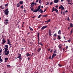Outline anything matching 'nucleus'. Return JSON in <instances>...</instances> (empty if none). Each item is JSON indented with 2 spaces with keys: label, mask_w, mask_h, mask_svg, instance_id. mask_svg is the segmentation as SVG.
Instances as JSON below:
<instances>
[{
  "label": "nucleus",
  "mask_w": 73,
  "mask_h": 73,
  "mask_svg": "<svg viewBox=\"0 0 73 73\" xmlns=\"http://www.w3.org/2000/svg\"><path fill=\"white\" fill-rule=\"evenodd\" d=\"M52 4H53V2H51L50 3V5H52Z\"/></svg>",
  "instance_id": "37"
},
{
  "label": "nucleus",
  "mask_w": 73,
  "mask_h": 73,
  "mask_svg": "<svg viewBox=\"0 0 73 73\" xmlns=\"http://www.w3.org/2000/svg\"><path fill=\"white\" fill-rule=\"evenodd\" d=\"M67 20H68V21H69L70 19H69V17H68Z\"/></svg>",
  "instance_id": "47"
},
{
  "label": "nucleus",
  "mask_w": 73,
  "mask_h": 73,
  "mask_svg": "<svg viewBox=\"0 0 73 73\" xmlns=\"http://www.w3.org/2000/svg\"><path fill=\"white\" fill-rule=\"evenodd\" d=\"M9 50H7V51L4 52V53L5 55H8V54H9Z\"/></svg>",
  "instance_id": "3"
},
{
  "label": "nucleus",
  "mask_w": 73,
  "mask_h": 73,
  "mask_svg": "<svg viewBox=\"0 0 73 73\" xmlns=\"http://www.w3.org/2000/svg\"><path fill=\"white\" fill-rule=\"evenodd\" d=\"M8 58H5V62H7V61H8Z\"/></svg>",
  "instance_id": "13"
},
{
  "label": "nucleus",
  "mask_w": 73,
  "mask_h": 73,
  "mask_svg": "<svg viewBox=\"0 0 73 73\" xmlns=\"http://www.w3.org/2000/svg\"><path fill=\"white\" fill-rule=\"evenodd\" d=\"M5 48H8V45H5L4 46Z\"/></svg>",
  "instance_id": "19"
},
{
  "label": "nucleus",
  "mask_w": 73,
  "mask_h": 73,
  "mask_svg": "<svg viewBox=\"0 0 73 73\" xmlns=\"http://www.w3.org/2000/svg\"><path fill=\"white\" fill-rule=\"evenodd\" d=\"M73 32V29L71 30V33H70L71 35H72V32Z\"/></svg>",
  "instance_id": "36"
},
{
  "label": "nucleus",
  "mask_w": 73,
  "mask_h": 73,
  "mask_svg": "<svg viewBox=\"0 0 73 73\" xmlns=\"http://www.w3.org/2000/svg\"><path fill=\"white\" fill-rule=\"evenodd\" d=\"M31 11H33V8H31Z\"/></svg>",
  "instance_id": "53"
},
{
  "label": "nucleus",
  "mask_w": 73,
  "mask_h": 73,
  "mask_svg": "<svg viewBox=\"0 0 73 73\" xmlns=\"http://www.w3.org/2000/svg\"><path fill=\"white\" fill-rule=\"evenodd\" d=\"M40 45H41L42 46V43H40Z\"/></svg>",
  "instance_id": "63"
},
{
  "label": "nucleus",
  "mask_w": 73,
  "mask_h": 73,
  "mask_svg": "<svg viewBox=\"0 0 73 73\" xmlns=\"http://www.w3.org/2000/svg\"><path fill=\"white\" fill-rule=\"evenodd\" d=\"M50 52L51 53H52V50H50Z\"/></svg>",
  "instance_id": "59"
},
{
  "label": "nucleus",
  "mask_w": 73,
  "mask_h": 73,
  "mask_svg": "<svg viewBox=\"0 0 73 73\" xmlns=\"http://www.w3.org/2000/svg\"><path fill=\"white\" fill-rule=\"evenodd\" d=\"M57 9L56 8H54V7H53L52 9V12H53L54 11H56L57 10Z\"/></svg>",
  "instance_id": "10"
},
{
  "label": "nucleus",
  "mask_w": 73,
  "mask_h": 73,
  "mask_svg": "<svg viewBox=\"0 0 73 73\" xmlns=\"http://www.w3.org/2000/svg\"><path fill=\"white\" fill-rule=\"evenodd\" d=\"M68 42H70L71 41V40L70 39L68 40H67Z\"/></svg>",
  "instance_id": "35"
},
{
  "label": "nucleus",
  "mask_w": 73,
  "mask_h": 73,
  "mask_svg": "<svg viewBox=\"0 0 73 73\" xmlns=\"http://www.w3.org/2000/svg\"><path fill=\"white\" fill-rule=\"evenodd\" d=\"M7 44H11V42L10 40H9V39H7Z\"/></svg>",
  "instance_id": "14"
},
{
  "label": "nucleus",
  "mask_w": 73,
  "mask_h": 73,
  "mask_svg": "<svg viewBox=\"0 0 73 73\" xmlns=\"http://www.w3.org/2000/svg\"><path fill=\"white\" fill-rule=\"evenodd\" d=\"M47 27V26H43L41 28V31H43L44 29H45V28H46Z\"/></svg>",
  "instance_id": "7"
},
{
  "label": "nucleus",
  "mask_w": 73,
  "mask_h": 73,
  "mask_svg": "<svg viewBox=\"0 0 73 73\" xmlns=\"http://www.w3.org/2000/svg\"><path fill=\"white\" fill-rule=\"evenodd\" d=\"M20 23V21H18L17 22V25H18V24H19V23Z\"/></svg>",
  "instance_id": "38"
},
{
  "label": "nucleus",
  "mask_w": 73,
  "mask_h": 73,
  "mask_svg": "<svg viewBox=\"0 0 73 73\" xmlns=\"http://www.w3.org/2000/svg\"><path fill=\"white\" fill-rule=\"evenodd\" d=\"M55 7H56L57 8V7H58V6L56 5V6Z\"/></svg>",
  "instance_id": "61"
},
{
  "label": "nucleus",
  "mask_w": 73,
  "mask_h": 73,
  "mask_svg": "<svg viewBox=\"0 0 73 73\" xmlns=\"http://www.w3.org/2000/svg\"><path fill=\"white\" fill-rule=\"evenodd\" d=\"M23 2L22 1H20L19 2L20 4H23Z\"/></svg>",
  "instance_id": "25"
},
{
  "label": "nucleus",
  "mask_w": 73,
  "mask_h": 73,
  "mask_svg": "<svg viewBox=\"0 0 73 73\" xmlns=\"http://www.w3.org/2000/svg\"><path fill=\"white\" fill-rule=\"evenodd\" d=\"M50 19H49L48 20V22H50Z\"/></svg>",
  "instance_id": "46"
},
{
  "label": "nucleus",
  "mask_w": 73,
  "mask_h": 73,
  "mask_svg": "<svg viewBox=\"0 0 73 73\" xmlns=\"http://www.w3.org/2000/svg\"><path fill=\"white\" fill-rule=\"evenodd\" d=\"M54 36H55V37H56L57 36V34L56 33L54 34Z\"/></svg>",
  "instance_id": "34"
},
{
  "label": "nucleus",
  "mask_w": 73,
  "mask_h": 73,
  "mask_svg": "<svg viewBox=\"0 0 73 73\" xmlns=\"http://www.w3.org/2000/svg\"><path fill=\"white\" fill-rule=\"evenodd\" d=\"M34 4H35V3H34V2H33V3H32L31 5V7H33V6H34Z\"/></svg>",
  "instance_id": "15"
},
{
  "label": "nucleus",
  "mask_w": 73,
  "mask_h": 73,
  "mask_svg": "<svg viewBox=\"0 0 73 73\" xmlns=\"http://www.w3.org/2000/svg\"><path fill=\"white\" fill-rule=\"evenodd\" d=\"M66 12H68V11L67 10H66L65 11Z\"/></svg>",
  "instance_id": "62"
},
{
  "label": "nucleus",
  "mask_w": 73,
  "mask_h": 73,
  "mask_svg": "<svg viewBox=\"0 0 73 73\" xmlns=\"http://www.w3.org/2000/svg\"><path fill=\"white\" fill-rule=\"evenodd\" d=\"M7 67H9V66H10V65H7Z\"/></svg>",
  "instance_id": "48"
},
{
  "label": "nucleus",
  "mask_w": 73,
  "mask_h": 73,
  "mask_svg": "<svg viewBox=\"0 0 73 73\" xmlns=\"http://www.w3.org/2000/svg\"><path fill=\"white\" fill-rule=\"evenodd\" d=\"M68 46H66V49H68Z\"/></svg>",
  "instance_id": "49"
},
{
  "label": "nucleus",
  "mask_w": 73,
  "mask_h": 73,
  "mask_svg": "<svg viewBox=\"0 0 73 73\" xmlns=\"http://www.w3.org/2000/svg\"><path fill=\"white\" fill-rule=\"evenodd\" d=\"M41 16V15H39V16L38 17V18H39V19H40Z\"/></svg>",
  "instance_id": "32"
},
{
  "label": "nucleus",
  "mask_w": 73,
  "mask_h": 73,
  "mask_svg": "<svg viewBox=\"0 0 73 73\" xmlns=\"http://www.w3.org/2000/svg\"><path fill=\"white\" fill-rule=\"evenodd\" d=\"M67 2H68V3H70L71 1H70V0H68Z\"/></svg>",
  "instance_id": "39"
},
{
  "label": "nucleus",
  "mask_w": 73,
  "mask_h": 73,
  "mask_svg": "<svg viewBox=\"0 0 73 73\" xmlns=\"http://www.w3.org/2000/svg\"><path fill=\"white\" fill-rule=\"evenodd\" d=\"M17 7H20V4L18 3V4H17Z\"/></svg>",
  "instance_id": "26"
},
{
  "label": "nucleus",
  "mask_w": 73,
  "mask_h": 73,
  "mask_svg": "<svg viewBox=\"0 0 73 73\" xmlns=\"http://www.w3.org/2000/svg\"><path fill=\"white\" fill-rule=\"evenodd\" d=\"M2 49L0 48V55H1V52H2Z\"/></svg>",
  "instance_id": "21"
},
{
  "label": "nucleus",
  "mask_w": 73,
  "mask_h": 73,
  "mask_svg": "<svg viewBox=\"0 0 73 73\" xmlns=\"http://www.w3.org/2000/svg\"><path fill=\"white\" fill-rule=\"evenodd\" d=\"M29 33H27L28 35H29Z\"/></svg>",
  "instance_id": "64"
},
{
  "label": "nucleus",
  "mask_w": 73,
  "mask_h": 73,
  "mask_svg": "<svg viewBox=\"0 0 73 73\" xmlns=\"http://www.w3.org/2000/svg\"><path fill=\"white\" fill-rule=\"evenodd\" d=\"M62 45L61 44H60L59 45L58 47V48H61V49H62Z\"/></svg>",
  "instance_id": "12"
},
{
  "label": "nucleus",
  "mask_w": 73,
  "mask_h": 73,
  "mask_svg": "<svg viewBox=\"0 0 73 73\" xmlns=\"http://www.w3.org/2000/svg\"><path fill=\"white\" fill-rule=\"evenodd\" d=\"M19 54V56L18 57H17V58H19V60H21V54Z\"/></svg>",
  "instance_id": "6"
},
{
  "label": "nucleus",
  "mask_w": 73,
  "mask_h": 73,
  "mask_svg": "<svg viewBox=\"0 0 73 73\" xmlns=\"http://www.w3.org/2000/svg\"><path fill=\"white\" fill-rule=\"evenodd\" d=\"M57 53V52H56V50H55L54 51V53Z\"/></svg>",
  "instance_id": "44"
},
{
  "label": "nucleus",
  "mask_w": 73,
  "mask_h": 73,
  "mask_svg": "<svg viewBox=\"0 0 73 73\" xmlns=\"http://www.w3.org/2000/svg\"><path fill=\"white\" fill-rule=\"evenodd\" d=\"M0 61L1 62H3V59H1V56H0Z\"/></svg>",
  "instance_id": "18"
},
{
  "label": "nucleus",
  "mask_w": 73,
  "mask_h": 73,
  "mask_svg": "<svg viewBox=\"0 0 73 73\" xmlns=\"http://www.w3.org/2000/svg\"><path fill=\"white\" fill-rule=\"evenodd\" d=\"M58 65L59 66H62V65H61V64H58Z\"/></svg>",
  "instance_id": "40"
},
{
  "label": "nucleus",
  "mask_w": 73,
  "mask_h": 73,
  "mask_svg": "<svg viewBox=\"0 0 73 73\" xmlns=\"http://www.w3.org/2000/svg\"><path fill=\"white\" fill-rule=\"evenodd\" d=\"M40 13H42V12H43V11L41 9H40Z\"/></svg>",
  "instance_id": "29"
},
{
  "label": "nucleus",
  "mask_w": 73,
  "mask_h": 73,
  "mask_svg": "<svg viewBox=\"0 0 73 73\" xmlns=\"http://www.w3.org/2000/svg\"><path fill=\"white\" fill-rule=\"evenodd\" d=\"M8 23V20L7 19L5 20V22H4V23L5 24V25H7Z\"/></svg>",
  "instance_id": "8"
},
{
  "label": "nucleus",
  "mask_w": 73,
  "mask_h": 73,
  "mask_svg": "<svg viewBox=\"0 0 73 73\" xmlns=\"http://www.w3.org/2000/svg\"><path fill=\"white\" fill-rule=\"evenodd\" d=\"M29 28L30 30V31H33V29L31 28L30 26L29 27Z\"/></svg>",
  "instance_id": "23"
},
{
  "label": "nucleus",
  "mask_w": 73,
  "mask_h": 73,
  "mask_svg": "<svg viewBox=\"0 0 73 73\" xmlns=\"http://www.w3.org/2000/svg\"><path fill=\"white\" fill-rule=\"evenodd\" d=\"M70 27L71 28H72V27H73V24H72V23H70Z\"/></svg>",
  "instance_id": "22"
},
{
  "label": "nucleus",
  "mask_w": 73,
  "mask_h": 73,
  "mask_svg": "<svg viewBox=\"0 0 73 73\" xmlns=\"http://www.w3.org/2000/svg\"><path fill=\"white\" fill-rule=\"evenodd\" d=\"M8 6V4H6L5 5V6Z\"/></svg>",
  "instance_id": "45"
},
{
  "label": "nucleus",
  "mask_w": 73,
  "mask_h": 73,
  "mask_svg": "<svg viewBox=\"0 0 73 73\" xmlns=\"http://www.w3.org/2000/svg\"><path fill=\"white\" fill-rule=\"evenodd\" d=\"M58 1H59L58 0H54V3H58Z\"/></svg>",
  "instance_id": "11"
},
{
  "label": "nucleus",
  "mask_w": 73,
  "mask_h": 73,
  "mask_svg": "<svg viewBox=\"0 0 73 73\" xmlns=\"http://www.w3.org/2000/svg\"><path fill=\"white\" fill-rule=\"evenodd\" d=\"M4 49H5L4 52L7 51V50H8L7 48H5Z\"/></svg>",
  "instance_id": "20"
},
{
  "label": "nucleus",
  "mask_w": 73,
  "mask_h": 73,
  "mask_svg": "<svg viewBox=\"0 0 73 73\" xmlns=\"http://www.w3.org/2000/svg\"><path fill=\"white\" fill-rule=\"evenodd\" d=\"M58 10H57L56 11V12H58Z\"/></svg>",
  "instance_id": "55"
},
{
  "label": "nucleus",
  "mask_w": 73,
  "mask_h": 73,
  "mask_svg": "<svg viewBox=\"0 0 73 73\" xmlns=\"http://www.w3.org/2000/svg\"><path fill=\"white\" fill-rule=\"evenodd\" d=\"M30 59V58H29H29H28V60L29 61V59Z\"/></svg>",
  "instance_id": "51"
},
{
  "label": "nucleus",
  "mask_w": 73,
  "mask_h": 73,
  "mask_svg": "<svg viewBox=\"0 0 73 73\" xmlns=\"http://www.w3.org/2000/svg\"><path fill=\"white\" fill-rule=\"evenodd\" d=\"M61 6L59 7V9H61Z\"/></svg>",
  "instance_id": "50"
},
{
  "label": "nucleus",
  "mask_w": 73,
  "mask_h": 73,
  "mask_svg": "<svg viewBox=\"0 0 73 73\" xmlns=\"http://www.w3.org/2000/svg\"><path fill=\"white\" fill-rule=\"evenodd\" d=\"M4 13H5L6 15H8V13H9V11H8V9H6L4 12Z\"/></svg>",
  "instance_id": "1"
},
{
  "label": "nucleus",
  "mask_w": 73,
  "mask_h": 73,
  "mask_svg": "<svg viewBox=\"0 0 73 73\" xmlns=\"http://www.w3.org/2000/svg\"><path fill=\"white\" fill-rule=\"evenodd\" d=\"M38 43L39 44H40V43L39 42L38 39Z\"/></svg>",
  "instance_id": "56"
},
{
  "label": "nucleus",
  "mask_w": 73,
  "mask_h": 73,
  "mask_svg": "<svg viewBox=\"0 0 73 73\" xmlns=\"http://www.w3.org/2000/svg\"><path fill=\"white\" fill-rule=\"evenodd\" d=\"M26 55L27 57H28V56H30V54L28 52L27 54Z\"/></svg>",
  "instance_id": "24"
},
{
  "label": "nucleus",
  "mask_w": 73,
  "mask_h": 73,
  "mask_svg": "<svg viewBox=\"0 0 73 73\" xmlns=\"http://www.w3.org/2000/svg\"><path fill=\"white\" fill-rule=\"evenodd\" d=\"M21 8H22V9H23V6L22 5V6L21 7Z\"/></svg>",
  "instance_id": "42"
},
{
  "label": "nucleus",
  "mask_w": 73,
  "mask_h": 73,
  "mask_svg": "<svg viewBox=\"0 0 73 73\" xmlns=\"http://www.w3.org/2000/svg\"><path fill=\"white\" fill-rule=\"evenodd\" d=\"M0 7L1 8H2V7H3V5L1 6Z\"/></svg>",
  "instance_id": "54"
},
{
  "label": "nucleus",
  "mask_w": 73,
  "mask_h": 73,
  "mask_svg": "<svg viewBox=\"0 0 73 73\" xmlns=\"http://www.w3.org/2000/svg\"><path fill=\"white\" fill-rule=\"evenodd\" d=\"M40 50H41V48H38L37 50V51L38 52H40Z\"/></svg>",
  "instance_id": "27"
},
{
  "label": "nucleus",
  "mask_w": 73,
  "mask_h": 73,
  "mask_svg": "<svg viewBox=\"0 0 73 73\" xmlns=\"http://www.w3.org/2000/svg\"><path fill=\"white\" fill-rule=\"evenodd\" d=\"M49 4H50V2H49L48 1L47 3V4L46 5H49Z\"/></svg>",
  "instance_id": "28"
},
{
  "label": "nucleus",
  "mask_w": 73,
  "mask_h": 73,
  "mask_svg": "<svg viewBox=\"0 0 73 73\" xmlns=\"http://www.w3.org/2000/svg\"><path fill=\"white\" fill-rule=\"evenodd\" d=\"M47 16V15H44L43 16V17H46Z\"/></svg>",
  "instance_id": "41"
},
{
  "label": "nucleus",
  "mask_w": 73,
  "mask_h": 73,
  "mask_svg": "<svg viewBox=\"0 0 73 73\" xmlns=\"http://www.w3.org/2000/svg\"><path fill=\"white\" fill-rule=\"evenodd\" d=\"M2 41H3V42H1L2 44H4L6 42V41L5 40V39H4V38H3L2 40Z\"/></svg>",
  "instance_id": "5"
},
{
  "label": "nucleus",
  "mask_w": 73,
  "mask_h": 73,
  "mask_svg": "<svg viewBox=\"0 0 73 73\" xmlns=\"http://www.w3.org/2000/svg\"><path fill=\"white\" fill-rule=\"evenodd\" d=\"M40 7H41L40 6H39L38 7V8L36 10H35L33 11V12H37V11H38L39 10H40Z\"/></svg>",
  "instance_id": "2"
},
{
  "label": "nucleus",
  "mask_w": 73,
  "mask_h": 73,
  "mask_svg": "<svg viewBox=\"0 0 73 73\" xmlns=\"http://www.w3.org/2000/svg\"><path fill=\"white\" fill-rule=\"evenodd\" d=\"M58 39H59V40L61 39V38H60V35L58 36Z\"/></svg>",
  "instance_id": "30"
},
{
  "label": "nucleus",
  "mask_w": 73,
  "mask_h": 73,
  "mask_svg": "<svg viewBox=\"0 0 73 73\" xmlns=\"http://www.w3.org/2000/svg\"><path fill=\"white\" fill-rule=\"evenodd\" d=\"M48 58H49V60H50L51 58V56H50Z\"/></svg>",
  "instance_id": "43"
},
{
  "label": "nucleus",
  "mask_w": 73,
  "mask_h": 73,
  "mask_svg": "<svg viewBox=\"0 0 73 73\" xmlns=\"http://www.w3.org/2000/svg\"><path fill=\"white\" fill-rule=\"evenodd\" d=\"M61 10L62 11L63 10H64V7L62 6V5H61Z\"/></svg>",
  "instance_id": "16"
},
{
  "label": "nucleus",
  "mask_w": 73,
  "mask_h": 73,
  "mask_svg": "<svg viewBox=\"0 0 73 73\" xmlns=\"http://www.w3.org/2000/svg\"><path fill=\"white\" fill-rule=\"evenodd\" d=\"M42 2V1H41V0H39V3L40 4H41V3Z\"/></svg>",
  "instance_id": "33"
},
{
  "label": "nucleus",
  "mask_w": 73,
  "mask_h": 73,
  "mask_svg": "<svg viewBox=\"0 0 73 73\" xmlns=\"http://www.w3.org/2000/svg\"><path fill=\"white\" fill-rule=\"evenodd\" d=\"M24 12H26V10H24Z\"/></svg>",
  "instance_id": "57"
},
{
  "label": "nucleus",
  "mask_w": 73,
  "mask_h": 73,
  "mask_svg": "<svg viewBox=\"0 0 73 73\" xmlns=\"http://www.w3.org/2000/svg\"><path fill=\"white\" fill-rule=\"evenodd\" d=\"M36 3H38V0H37L36 1Z\"/></svg>",
  "instance_id": "52"
},
{
  "label": "nucleus",
  "mask_w": 73,
  "mask_h": 73,
  "mask_svg": "<svg viewBox=\"0 0 73 73\" xmlns=\"http://www.w3.org/2000/svg\"><path fill=\"white\" fill-rule=\"evenodd\" d=\"M61 30H59L58 32V34L60 35H61Z\"/></svg>",
  "instance_id": "17"
},
{
  "label": "nucleus",
  "mask_w": 73,
  "mask_h": 73,
  "mask_svg": "<svg viewBox=\"0 0 73 73\" xmlns=\"http://www.w3.org/2000/svg\"><path fill=\"white\" fill-rule=\"evenodd\" d=\"M39 33H38V35H37L38 40H39Z\"/></svg>",
  "instance_id": "31"
},
{
  "label": "nucleus",
  "mask_w": 73,
  "mask_h": 73,
  "mask_svg": "<svg viewBox=\"0 0 73 73\" xmlns=\"http://www.w3.org/2000/svg\"><path fill=\"white\" fill-rule=\"evenodd\" d=\"M45 23H48V21H45Z\"/></svg>",
  "instance_id": "60"
},
{
  "label": "nucleus",
  "mask_w": 73,
  "mask_h": 73,
  "mask_svg": "<svg viewBox=\"0 0 73 73\" xmlns=\"http://www.w3.org/2000/svg\"><path fill=\"white\" fill-rule=\"evenodd\" d=\"M56 55H57L56 54V53H54L53 54L52 56L51 60H52V59H53V58L55 56H56Z\"/></svg>",
  "instance_id": "4"
},
{
  "label": "nucleus",
  "mask_w": 73,
  "mask_h": 73,
  "mask_svg": "<svg viewBox=\"0 0 73 73\" xmlns=\"http://www.w3.org/2000/svg\"><path fill=\"white\" fill-rule=\"evenodd\" d=\"M4 9V7H3L2 9Z\"/></svg>",
  "instance_id": "58"
},
{
  "label": "nucleus",
  "mask_w": 73,
  "mask_h": 73,
  "mask_svg": "<svg viewBox=\"0 0 73 73\" xmlns=\"http://www.w3.org/2000/svg\"><path fill=\"white\" fill-rule=\"evenodd\" d=\"M49 32V35L50 36H51V30L50 29H49L48 31Z\"/></svg>",
  "instance_id": "9"
}]
</instances>
